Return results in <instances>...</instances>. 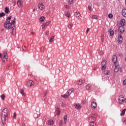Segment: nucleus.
Returning a JSON list of instances; mask_svg holds the SVG:
<instances>
[{"label":"nucleus","mask_w":126,"mask_h":126,"mask_svg":"<svg viewBox=\"0 0 126 126\" xmlns=\"http://www.w3.org/2000/svg\"><path fill=\"white\" fill-rule=\"evenodd\" d=\"M45 35H46V36H48V35H49V31H46L45 32Z\"/></svg>","instance_id":"37998d69"},{"label":"nucleus","mask_w":126,"mask_h":126,"mask_svg":"<svg viewBox=\"0 0 126 126\" xmlns=\"http://www.w3.org/2000/svg\"><path fill=\"white\" fill-rule=\"evenodd\" d=\"M72 92H73V88H71L67 92V94L69 95Z\"/></svg>","instance_id":"6ab92c4d"},{"label":"nucleus","mask_w":126,"mask_h":126,"mask_svg":"<svg viewBox=\"0 0 126 126\" xmlns=\"http://www.w3.org/2000/svg\"><path fill=\"white\" fill-rule=\"evenodd\" d=\"M88 8H89V10H92V7L91 5H89L88 6Z\"/></svg>","instance_id":"c03bdc74"},{"label":"nucleus","mask_w":126,"mask_h":126,"mask_svg":"<svg viewBox=\"0 0 126 126\" xmlns=\"http://www.w3.org/2000/svg\"><path fill=\"white\" fill-rule=\"evenodd\" d=\"M34 11H35V9H33V12H34Z\"/></svg>","instance_id":"bf43d9fd"},{"label":"nucleus","mask_w":126,"mask_h":126,"mask_svg":"<svg viewBox=\"0 0 126 126\" xmlns=\"http://www.w3.org/2000/svg\"><path fill=\"white\" fill-rule=\"evenodd\" d=\"M46 27V26L44 24H43L42 25V29H44V28Z\"/></svg>","instance_id":"a18cd8bd"},{"label":"nucleus","mask_w":126,"mask_h":126,"mask_svg":"<svg viewBox=\"0 0 126 126\" xmlns=\"http://www.w3.org/2000/svg\"><path fill=\"white\" fill-rule=\"evenodd\" d=\"M5 97V96H4V94H2V95H1V99H2V100H4Z\"/></svg>","instance_id":"58836bf2"},{"label":"nucleus","mask_w":126,"mask_h":126,"mask_svg":"<svg viewBox=\"0 0 126 126\" xmlns=\"http://www.w3.org/2000/svg\"><path fill=\"white\" fill-rule=\"evenodd\" d=\"M5 15V14L3 12L0 13V17H2L3 16H4Z\"/></svg>","instance_id":"72a5a7b5"},{"label":"nucleus","mask_w":126,"mask_h":126,"mask_svg":"<svg viewBox=\"0 0 126 126\" xmlns=\"http://www.w3.org/2000/svg\"><path fill=\"white\" fill-rule=\"evenodd\" d=\"M4 12L5 13H8V12H9V9L8 7H6L5 8Z\"/></svg>","instance_id":"393cba45"},{"label":"nucleus","mask_w":126,"mask_h":126,"mask_svg":"<svg viewBox=\"0 0 126 126\" xmlns=\"http://www.w3.org/2000/svg\"><path fill=\"white\" fill-rule=\"evenodd\" d=\"M8 117L7 114V109L6 108L4 109L2 112L1 115V118L2 120V124L3 125H5L6 124V118Z\"/></svg>","instance_id":"f257e3e1"},{"label":"nucleus","mask_w":126,"mask_h":126,"mask_svg":"<svg viewBox=\"0 0 126 126\" xmlns=\"http://www.w3.org/2000/svg\"><path fill=\"white\" fill-rule=\"evenodd\" d=\"M2 55L3 57L1 55V53H0V58H1L2 62H3V63L7 62V59H8V57H7V53L5 51H4Z\"/></svg>","instance_id":"7ed1b4c3"},{"label":"nucleus","mask_w":126,"mask_h":126,"mask_svg":"<svg viewBox=\"0 0 126 126\" xmlns=\"http://www.w3.org/2000/svg\"><path fill=\"white\" fill-rule=\"evenodd\" d=\"M91 106L93 109H95V108L97 107V103H96V102H93L91 103Z\"/></svg>","instance_id":"4468645a"},{"label":"nucleus","mask_w":126,"mask_h":126,"mask_svg":"<svg viewBox=\"0 0 126 126\" xmlns=\"http://www.w3.org/2000/svg\"><path fill=\"white\" fill-rule=\"evenodd\" d=\"M12 33H13V31H12Z\"/></svg>","instance_id":"0e129e2a"},{"label":"nucleus","mask_w":126,"mask_h":126,"mask_svg":"<svg viewBox=\"0 0 126 126\" xmlns=\"http://www.w3.org/2000/svg\"><path fill=\"white\" fill-rule=\"evenodd\" d=\"M125 23H126V21L125 20V19L121 20L120 24L121 25H122V26H124Z\"/></svg>","instance_id":"aec40b11"},{"label":"nucleus","mask_w":126,"mask_h":126,"mask_svg":"<svg viewBox=\"0 0 126 126\" xmlns=\"http://www.w3.org/2000/svg\"><path fill=\"white\" fill-rule=\"evenodd\" d=\"M74 106H75V109H76L77 110H79L81 109V105H80V104L78 103H75Z\"/></svg>","instance_id":"f8f14e48"},{"label":"nucleus","mask_w":126,"mask_h":126,"mask_svg":"<svg viewBox=\"0 0 126 126\" xmlns=\"http://www.w3.org/2000/svg\"><path fill=\"white\" fill-rule=\"evenodd\" d=\"M13 118V119H16V112L14 113Z\"/></svg>","instance_id":"4c0bfd02"},{"label":"nucleus","mask_w":126,"mask_h":126,"mask_svg":"<svg viewBox=\"0 0 126 126\" xmlns=\"http://www.w3.org/2000/svg\"><path fill=\"white\" fill-rule=\"evenodd\" d=\"M68 27L70 29L72 27V25H70Z\"/></svg>","instance_id":"603ef678"},{"label":"nucleus","mask_w":126,"mask_h":126,"mask_svg":"<svg viewBox=\"0 0 126 126\" xmlns=\"http://www.w3.org/2000/svg\"><path fill=\"white\" fill-rule=\"evenodd\" d=\"M17 3L19 7H22V6H23V3L21 0H18L17 2Z\"/></svg>","instance_id":"1a4fd4ad"},{"label":"nucleus","mask_w":126,"mask_h":126,"mask_svg":"<svg viewBox=\"0 0 126 126\" xmlns=\"http://www.w3.org/2000/svg\"><path fill=\"white\" fill-rule=\"evenodd\" d=\"M62 106H63V107H64L65 106V104L63 103H62Z\"/></svg>","instance_id":"864d4df0"},{"label":"nucleus","mask_w":126,"mask_h":126,"mask_svg":"<svg viewBox=\"0 0 126 126\" xmlns=\"http://www.w3.org/2000/svg\"><path fill=\"white\" fill-rule=\"evenodd\" d=\"M119 68H120V67L119 66V65H116L114 67L115 72H118L119 71Z\"/></svg>","instance_id":"f3484780"},{"label":"nucleus","mask_w":126,"mask_h":126,"mask_svg":"<svg viewBox=\"0 0 126 126\" xmlns=\"http://www.w3.org/2000/svg\"><path fill=\"white\" fill-rule=\"evenodd\" d=\"M45 20V17L42 16L39 19V21L40 22H43Z\"/></svg>","instance_id":"5701e85b"},{"label":"nucleus","mask_w":126,"mask_h":126,"mask_svg":"<svg viewBox=\"0 0 126 126\" xmlns=\"http://www.w3.org/2000/svg\"><path fill=\"white\" fill-rule=\"evenodd\" d=\"M95 117L94 116H92L89 118V122H90V125L91 126V125L94 124L95 126H96V124H94L95 122Z\"/></svg>","instance_id":"20e7f679"},{"label":"nucleus","mask_w":126,"mask_h":126,"mask_svg":"<svg viewBox=\"0 0 126 126\" xmlns=\"http://www.w3.org/2000/svg\"><path fill=\"white\" fill-rule=\"evenodd\" d=\"M54 36H52L50 39H49V42H53V40H54Z\"/></svg>","instance_id":"f704fd0d"},{"label":"nucleus","mask_w":126,"mask_h":126,"mask_svg":"<svg viewBox=\"0 0 126 126\" xmlns=\"http://www.w3.org/2000/svg\"><path fill=\"white\" fill-rule=\"evenodd\" d=\"M15 18H14L12 21V22L10 23H11V25H12V24H13L14 23H15Z\"/></svg>","instance_id":"c9c22d12"},{"label":"nucleus","mask_w":126,"mask_h":126,"mask_svg":"<svg viewBox=\"0 0 126 126\" xmlns=\"http://www.w3.org/2000/svg\"><path fill=\"white\" fill-rule=\"evenodd\" d=\"M108 17L109 18H113V14H108Z\"/></svg>","instance_id":"e433bc0d"},{"label":"nucleus","mask_w":126,"mask_h":126,"mask_svg":"<svg viewBox=\"0 0 126 126\" xmlns=\"http://www.w3.org/2000/svg\"><path fill=\"white\" fill-rule=\"evenodd\" d=\"M123 123H124V124H126V119H125V120H124V121H123Z\"/></svg>","instance_id":"5fc2aeb1"},{"label":"nucleus","mask_w":126,"mask_h":126,"mask_svg":"<svg viewBox=\"0 0 126 126\" xmlns=\"http://www.w3.org/2000/svg\"><path fill=\"white\" fill-rule=\"evenodd\" d=\"M72 1H73V0H69V1H68L69 4H72Z\"/></svg>","instance_id":"ea45409f"},{"label":"nucleus","mask_w":126,"mask_h":126,"mask_svg":"<svg viewBox=\"0 0 126 126\" xmlns=\"http://www.w3.org/2000/svg\"><path fill=\"white\" fill-rule=\"evenodd\" d=\"M108 32L110 33V36H114V31L112 29H109Z\"/></svg>","instance_id":"412c9836"},{"label":"nucleus","mask_w":126,"mask_h":126,"mask_svg":"<svg viewBox=\"0 0 126 126\" xmlns=\"http://www.w3.org/2000/svg\"><path fill=\"white\" fill-rule=\"evenodd\" d=\"M89 30H90V28H88L86 31V33H88V32H89Z\"/></svg>","instance_id":"8fccbe9b"},{"label":"nucleus","mask_w":126,"mask_h":126,"mask_svg":"<svg viewBox=\"0 0 126 126\" xmlns=\"http://www.w3.org/2000/svg\"><path fill=\"white\" fill-rule=\"evenodd\" d=\"M119 33L123 34V33L125 32V28L123 26H120L119 28Z\"/></svg>","instance_id":"6e6552de"},{"label":"nucleus","mask_w":126,"mask_h":126,"mask_svg":"<svg viewBox=\"0 0 126 126\" xmlns=\"http://www.w3.org/2000/svg\"><path fill=\"white\" fill-rule=\"evenodd\" d=\"M104 74H106V75H109L110 74V72L108 70H105L104 72Z\"/></svg>","instance_id":"2f4dec72"},{"label":"nucleus","mask_w":126,"mask_h":126,"mask_svg":"<svg viewBox=\"0 0 126 126\" xmlns=\"http://www.w3.org/2000/svg\"><path fill=\"white\" fill-rule=\"evenodd\" d=\"M112 62L114 63H117V56H116V55H114L113 56Z\"/></svg>","instance_id":"a211bd4d"},{"label":"nucleus","mask_w":126,"mask_h":126,"mask_svg":"<svg viewBox=\"0 0 126 126\" xmlns=\"http://www.w3.org/2000/svg\"><path fill=\"white\" fill-rule=\"evenodd\" d=\"M84 82H85V80L83 79H81L78 81V85H82V84H83Z\"/></svg>","instance_id":"9b49d317"},{"label":"nucleus","mask_w":126,"mask_h":126,"mask_svg":"<svg viewBox=\"0 0 126 126\" xmlns=\"http://www.w3.org/2000/svg\"><path fill=\"white\" fill-rule=\"evenodd\" d=\"M119 56H122V54H120Z\"/></svg>","instance_id":"680f3d73"},{"label":"nucleus","mask_w":126,"mask_h":126,"mask_svg":"<svg viewBox=\"0 0 126 126\" xmlns=\"http://www.w3.org/2000/svg\"><path fill=\"white\" fill-rule=\"evenodd\" d=\"M21 94L22 95V96H25V93H24V91L23 90H21L20 91Z\"/></svg>","instance_id":"c85d7f7f"},{"label":"nucleus","mask_w":126,"mask_h":126,"mask_svg":"<svg viewBox=\"0 0 126 126\" xmlns=\"http://www.w3.org/2000/svg\"><path fill=\"white\" fill-rule=\"evenodd\" d=\"M76 17H77V18H80V17H81V15H80V13H77V12H76Z\"/></svg>","instance_id":"a878e982"},{"label":"nucleus","mask_w":126,"mask_h":126,"mask_svg":"<svg viewBox=\"0 0 126 126\" xmlns=\"http://www.w3.org/2000/svg\"><path fill=\"white\" fill-rule=\"evenodd\" d=\"M60 114H61V111H60V109L59 108H57L55 113V116H60Z\"/></svg>","instance_id":"ddd939ff"},{"label":"nucleus","mask_w":126,"mask_h":126,"mask_svg":"<svg viewBox=\"0 0 126 126\" xmlns=\"http://www.w3.org/2000/svg\"><path fill=\"white\" fill-rule=\"evenodd\" d=\"M11 19V16H9L6 19V22L4 24V26L6 29H10L11 28L12 25L10 23V20Z\"/></svg>","instance_id":"f03ea898"},{"label":"nucleus","mask_w":126,"mask_h":126,"mask_svg":"<svg viewBox=\"0 0 126 126\" xmlns=\"http://www.w3.org/2000/svg\"><path fill=\"white\" fill-rule=\"evenodd\" d=\"M38 8H39V9H40V10H44V8H45V6H44V5L42 4H39L38 5Z\"/></svg>","instance_id":"2eb2a0df"},{"label":"nucleus","mask_w":126,"mask_h":126,"mask_svg":"<svg viewBox=\"0 0 126 126\" xmlns=\"http://www.w3.org/2000/svg\"><path fill=\"white\" fill-rule=\"evenodd\" d=\"M63 121H64V124H65L66 123V121H67V116L65 115L63 117Z\"/></svg>","instance_id":"b1692460"},{"label":"nucleus","mask_w":126,"mask_h":126,"mask_svg":"<svg viewBox=\"0 0 126 126\" xmlns=\"http://www.w3.org/2000/svg\"><path fill=\"white\" fill-rule=\"evenodd\" d=\"M40 117V114L38 115H36V117H35V118H36V119H38V118H39Z\"/></svg>","instance_id":"6e6d98bb"},{"label":"nucleus","mask_w":126,"mask_h":126,"mask_svg":"<svg viewBox=\"0 0 126 126\" xmlns=\"http://www.w3.org/2000/svg\"><path fill=\"white\" fill-rule=\"evenodd\" d=\"M124 85H126V80H124L123 81Z\"/></svg>","instance_id":"49530a36"},{"label":"nucleus","mask_w":126,"mask_h":126,"mask_svg":"<svg viewBox=\"0 0 126 126\" xmlns=\"http://www.w3.org/2000/svg\"><path fill=\"white\" fill-rule=\"evenodd\" d=\"M69 96V95L67 94V93H66V94L64 95H62V97H63V98H67V97Z\"/></svg>","instance_id":"473e14b6"},{"label":"nucleus","mask_w":126,"mask_h":126,"mask_svg":"<svg viewBox=\"0 0 126 126\" xmlns=\"http://www.w3.org/2000/svg\"><path fill=\"white\" fill-rule=\"evenodd\" d=\"M62 124H63V121H60V122L59 123V126H62Z\"/></svg>","instance_id":"3c124183"},{"label":"nucleus","mask_w":126,"mask_h":126,"mask_svg":"<svg viewBox=\"0 0 126 126\" xmlns=\"http://www.w3.org/2000/svg\"><path fill=\"white\" fill-rule=\"evenodd\" d=\"M104 52H103V51H100V52H99V55H100V56H102V55H103Z\"/></svg>","instance_id":"79ce46f5"},{"label":"nucleus","mask_w":126,"mask_h":126,"mask_svg":"<svg viewBox=\"0 0 126 126\" xmlns=\"http://www.w3.org/2000/svg\"><path fill=\"white\" fill-rule=\"evenodd\" d=\"M122 14L124 17H126V9H124L122 10Z\"/></svg>","instance_id":"dca6fc26"},{"label":"nucleus","mask_w":126,"mask_h":126,"mask_svg":"<svg viewBox=\"0 0 126 126\" xmlns=\"http://www.w3.org/2000/svg\"><path fill=\"white\" fill-rule=\"evenodd\" d=\"M125 102H126V99H125Z\"/></svg>","instance_id":"e2e57ef3"},{"label":"nucleus","mask_w":126,"mask_h":126,"mask_svg":"<svg viewBox=\"0 0 126 126\" xmlns=\"http://www.w3.org/2000/svg\"><path fill=\"white\" fill-rule=\"evenodd\" d=\"M101 40L102 42L104 41V40H105V36L103 35V34L101 35Z\"/></svg>","instance_id":"7c9ffc66"},{"label":"nucleus","mask_w":126,"mask_h":126,"mask_svg":"<svg viewBox=\"0 0 126 126\" xmlns=\"http://www.w3.org/2000/svg\"><path fill=\"white\" fill-rule=\"evenodd\" d=\"M97 15L93 16V18H94V19H97Z\"/></svg>","instance_id":"a19ab883"},{"label":"nucleus","mask_w":126,"mask_h":126,"mask_svg":"<svg viewBox=\"0 0 126 126\" xmlns=\"http://www.w3.org/2000/svg\"><path fill=\"white\" fill-rule=\"evenodd\" d=\"M107 61L103 60L101 62V69L102 70H105L106 69V66H107Z\"/></svg>","instance_id":"39448f33"},{"label":"nucleus","mask_w":126,"mask_h":126,"mask_svg":"<svg viewBox=\"0 0 126 126\" xmlns=\"http://www.w3.org/2000/svg\"><path fill=\"white\" fill-rule=\"evenodd\" d=\"M27 85L29 87H32V86H34V82L33 81H29L27 82Z\"/></svg>","instance_id":"0eeeda50"},{"label":"nucleus","mask_w":126,"mask_h":126,"mask_svg":"<svg viewBox=\"0 0 126 126\" xmlns=\"http://www.w3.org/2000/svg\"><path fill=\"white\" fill-rule=\"evenodd\" d=\"M12 30H14L15 29V26H13L12 27H11Z\"/></svg>","instance_id":"de8ad7c7"},{"label":"nucleus","mask_w":126,"mask_h":126,"mask_svg":"<svg viewBox=\"0 0 126 126\" xmlns=\"http://www.w3.org/2000/svg\"><path fill=\"white\" fill-rule=\"evenodd\" d=\"M46 95H47L46 94L44 95V96H46Z\"/></svg>","instance_id":"052dcab7"},{"label":"nucleus","mask_w":126,"mask_h":126,"mask_svg":"<svg viewBox=\"0 0 126 126\" xmlns=\"http://www.w3.org/2000/svg\"><path fill=\"white\" fill-rule=\"evenodd\" d=\"M118 42L119 44H121V43H122V42H123V36H122V35H121V34H119L118 35Z\"/></svg>","instance_id":"9d476101"},{"label":"nucleus","mask_w":126,"mask_h":126,"mask_svg":"<svg viewBox=\"0 0 126 126\" xmlns=\"http://www.w3.org/2000/svg\"><path fill=\"white\" fill-rule=\"evenodd\" d=\"M48 125L50 126H53L54 125V121L53 120H50L48 121Z\"/></svg>","instance_id":"4be33fe9"},{"label":"nucleus","mask_w":126,"mask_h":126,"mask_svg":"<svg viewBox=\"0 0 126 126\" xmlns=\"http://www.w3.org/2000/svg\"><path fill=\"white\" fill-rule=\"evenodd\" d=\"M82 104H83V105H84V104H85V101H83L82 102Z\"/></svg>","instance_id":"4d7b16f0"},{"label":"nucleus","mask_w":126,"mask_h":126,"mask_svg":"<svg viewBox=\"0 0 126 126\" xmlns=\"http://www.w3.org/2000/svg\"><path fill=\"white\" fill-rule=\"evenodd\" d=\"M125 102V97L123 95H120L118 98L119 104H124Z\"/></svg>","instance_id":"423d86ee"},{"label":"nucleus","mask_w":126,"mask_h":126,"mask_svg":"<svg viewBox=\"0 0 126 126\" xmlns=\"http://www.w3.org/2000/svg\"><path fill=\"white\" fill-rule=\"evenodd\" d=\"M45 24V26H48L49 25V22H47L46 23H44Z\"/></svg>","instance_id":"09e8293b"},{"label":"nucleus","mask_w":126,"mask_h":126,"mask_svg":"<svg viewBox=\"0 0 126 126\" xmlns=\"http://www.w3.org/2000/svg\"><path fill=\"white\" fill-rule=\"evenodd\" d=\"M65 7H66V8H68V7H69V6L66 5Z\"/></svg>","instance_id":"13d9d810"},{"label":"nucleus","mask_w":126,"mask_h":126,"mask_svg":"<svg viewBox=\"0 0 126 126\" xmlns=\"http://www.w3.org/2000/svg\"><path fill=\"white\" fill-rule=\"evenodd\" d=\"M65 15L66 16V17H69L70 15V13L69 12H66L65 13Z\"/></svg>","instance_id":"cd10ccee"},{"label":"nucleus","mask_w":126,"mask_h":126,"mask_svg":"<svg viewBox=\"0 0 126 126\" xmlns=\"http://www.w3.org/2000/svg\"><path fill=\"white\" fill-rule=\"evenodd\" d=\"M126 114V109H123L121 113V116H124V115H125Z\"/></svg>","instance_id":"bb28decb"},{"label":"nucleus","mask_w":126,"mask_h":126,"mask_svg":"<svg viewBox=\"0 0 126 126\" xmlns=\"http://www.w3.org/2000/svg\"><path fill=\"white\" fill-rule=\"evenodd\" d=\"M91 86V85L88 84L86 87V89H87V90H89V89H90V87Z\"/></svg>","instance_id":"c756f323"}]
</instances>
